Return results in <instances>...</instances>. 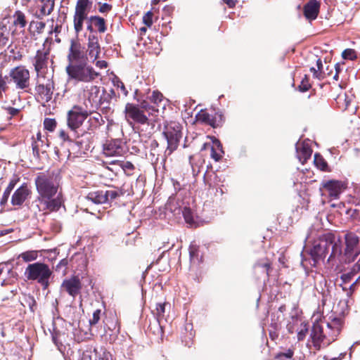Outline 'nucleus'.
Returning a JSON list of instances; mask_svg holds the SVG:
<instances>
[{
  "label": "nucleus",
  "mask_w": 360,
  "mask_h": 360,
  "mask_svg": "<svg viewBox=\"0 0 360 360\" xmlns=\"http://www.w3.org/2000/svg\"><path fill=\"white\" fill-rule=\"evenodd\" d=\"M82 288V283L77 276H72L70 278L65 279L60 286L62 291L67 292L73 298L80 294Z\"/></svg>",
  "instance_id": "2eb2a0df"
},
{
  "label": "nucleus",
  "mask_w": 360,
  "mask_h": 360,
  "mask_svg": "<svg viewBox=\"0 0 360 360\" xmlns=\"http://www.w3.org/2000/svg\"><path fill=\"white\" fill-rule=\"evenodd\" d=\"M68 264V259L65 258L61 259L58 264H56L55 270L57 272L62 273L63 275L66 274L67 266Z\"/></svg>",
  "instance_id": "37998d69"
},
{
  "label": "nucleus",
  "mask_w": 360,
  "mask_h": 360,
  "mask_svg": "<svg viewBox=\"0 0 360 360\" xmlns=\"http://www.w3.org/2000/svg\"><path fill=\"white\" fill-rule=\"evenodd\" d=\"M311 88L309 77L307 75H304L302 79L300 84L298 86V90L301 92H305Z\"/></svg>",
  "instance_id": "c03bdc74"
},
{
  "label": "nucleus",
  "mask_w": 360,
  "mask_h": 360,
  "mask_svg": "<svg viewBox=\"0 0 360 360\" xmlns=\"http://www.w3.org/2000/svg\"><path fill=\"white\" fill-rule=\"evenodd\" d=\"M18 179L13 178L9 182L6 189L9 190L10 191H12V190L14 188L15 186L16 185L17 182L18 181Z\"/></svg>",
  "instance_id": "0e129e2a"
},
{
  "label": "nucleus",
  "mask_w": 360,
  "mask_h": 360,
  "mask_svg": "<svg viewBox=\"0 0 360 360\" xmlns=\"http://www.w3.org/2000/svg\"><path fill=\"white\" fill-rule=\"evenodd\" d=\"M59 137L64 141H72L70 136L68 134V133L64 129L60 130Z\"/></svg>",
  "instance_id": "e2e57ef3"
},
{
  "label": "nucleus",
  "mask_w": 360,
  "mask_h": 360,
  "mask_svg": "<svg viewBox=\"0 0 360 360\" xmlns=\"http://www.w3.org/2000/svg\"><path fill=\"white\" fill-rule=\"evenodd\" d=\"M197 118L199 121L204 122L207 124L214 126V120L212 115L209 114L205 110H200L197 115Z\"/></svg>",
  "instance_id": "c9c22d12"
},
{
  "label": "nucleus",
  "mask_w": 360,
  "mask_h": 360,
  "mask_svg": "<svg viewBox=\"0 0 360 360\" xmlns=\"http://www.w3.org/2000/svg\"><path fill=\"white\" fill-rule=\"evenodd\" d=\"M296 153L299 161L302 164H304L311 158L312 150L309 143L305 141L297 143Z\"/></svg>",
  "instance_id": "412c9836"
},
{
  "label": "nucleus",
  "mask_w": 360,
  "mask_h": 360,
  "mask_svg": "<svg viewBox=\"0 0 360 360\" xmlns=\"http://www.w3.org/2000/svg\"><path fill=\"white\" fill-rule=\"evenodd\" d=\"M49 56V49H43V50L37 51L35 56L32 58V64L34 68L37 78L44 77L48 68Z\"/></svg>",
  "instance_id": "ddd939ff"
},
{
  "label": "nucleus",
  "mask_w": 360,
  "mask_h": 360,
  "mask_svg": "<svg viewBox=\"0 0 360 360\" xmlns=\"http://www.w3.org/2000/svg\"><path fill=\"white\" fill-rule=\"evenodd\" d=\"M354 275H355V274H352V271H351L349 273L343 274L341 276V279L342 280L344 283H349L351 281V279H352V276Z\"/></svg>",
  "instance_id": "680f3d73"
},
{
  "label": "nucleus",
  "mask_w": 360,
  "mask_h": 360,
  "mask_svg": "<svg viewBox=\"0 0 360 360\" xmlns=\"http://www.w3.org/2000/svg\"><path fill=\"white\" fill-rule=\"evenodd\" d=\"M88 62L68 65L65 68L68 80L69 82L90 83L98 78L100 74L91 65H89Z\"/></svg>",
  "instance_id": "20e7f679"
},
{
  "label": "nucleus",
  "mask_w": 360,
  "mask_h": 360,
  "mask_svg": "<svg viewBox=\"0 0 360 360\" xmlns=\"http://www.w3.org/2000/svg\"><path fill=\"white\" fill-rule=\"evenodd\" d=\"M24 302L29 307L32 311H34V306L36 301L32 296H27L25 297Z\"/></svg>",
  "instance_id": "603ef678"
},
{
  "label": "nucleus",
  "mask_w": 360,
  "mask_h": 360,
  "mask_svg": "<svg viewBox=\"0 0 360 360\" xmlns=\"http://www.w3.org/2000/svg\"><path fill=\"white\" fill-rule=\"evenodd\" d=\"M294 352L293 350L289 349L285 352H281L278 355V358L285 357L286 359H291L293 356Z\"/></svg>",
  "instance_id": "052dcab7"
},
{
  "label": "nucleus",
  "mask_w": 360,
  "mask_h": 360,
  "mask_svg": "<svg viewBox=\"0 0 360 360\" xmlns=\"http://www.w3.org/2000/svg\"><path fill=\"white\" fill-rule=\"evenodd\" d=\"M169 304L168 303L164 302V303H157L156 307L155 309V315L156 316V319L160 323V320L164 318L165 312V307L166 306Z\"/></svg>",
  "instance_id": "58836bf2"
},
{
  "label": "nucleus",
  "mask_w": 360,
  "mask_h": 360,
  "mask_svg": "<svg viewBox=\"0 0 360 360\" xmlns=\"http://www.w3.org/2000/svg\"><path fill=\"white\" fill-rule=\"evenodd\" d=\"M122 194V191L118 189H112L105 191V195L107 197V203L116 199Z\"/></svg>",
  "instance_id": "79ce46f5"
},
{
  "label": "nucleus",
  "mask_w": 360,
  "mask_h": 360,
  "mask_svg": "<svg viewBox=\"0 0 360 360\" xmlns=\"http://www.w3.org/2000/svg\"><path fill=\"white\" fill-rule=\"evenodd\" d=\"M54 89L53 82L48 79L46 84L40 83V79L38 78L35 85L36 99L45 105V103L50 101L52 98Z\"/></svg>",
  "instance_id": "f8f14e48"
},
{
  "label": "nucleus",
  "mask_w": 360,
  "mask_h": 360,
  "mask_svg": "<svg viewBox=\"0 0 360 360\" xmlns=\"http://www.w3.org/2000/svg\"><path fill=\"white\" fill-rule=\"evenodd\" d=\"M52 271L48 264L43 262H34L28 264L24 275L28 281H35L41 285L43 289H47L50 284Z\"/></svg>",
  "instance_id": "39448f33"
},
{
  "label": "nucleus",
  "mask_w": 360,
  "mask_h": 360,
  "mask_svg": "<svg viewBox=\"0 0 360 360\" xmlns=\"http://www.w3.org/2000/svg\"><path fill=\"white\" fill-rule=\"evenodd\" d=\"M85 108L75 105L67 113V125L73 133L74 138H78L79 134L77 130L83 124L85 120L91 115L93 110L89 109L88 104L84 103Z\"/></svg>",
  "instance_id": "423d86ee"
},
{
  "label": "nucleus",
  "mask_w": 360,
  "mask_h": 360,
  "mask_svg": "<svg viewBox=\"0 0 360 360\" xmlns=\"http://www.w3.org/2000/svg\"><path fill=\"white\" fill-rule=\"evenodd\" d=\"M8 34L9 31L8 30L6 26L0 25V48L4 46L8 43Z\"/></svg>",
  "instance_id": "ea45409f"
},
{
  "label": "nucleus",
  "mask_w": 360,
  "mask_h": 360,
  "mask_svg": "<svg viewBox=\"0 0 360 360\" xmlns=\"http://www.w3.org/2000/svg\"><path fill=\"white\" fill-rule=\"evenodd\" d=\"M189 255L191 260H194L198 257V248L195 245H191L189 248Z\"/></svg>",
  "instance_id": "bf43d9fd"
},
{
  "label": "nucleus",
  "mask_w": 360,
  "mask_h": 360,
  "mask_svg": "<svg viewBox=\"0 0 360 360\" xmlns=\"http://www.w3.org/2000/svg\"><path fill=\"white\" fill-rule=\"evenodd\" d=\"M91 6L92 2L90 0H77L74 14L88 16Z\"/></svg>",
  "instance_id": "393cba45"
},
{
  "label": "nucleus",
  "mask_w": 360,
  "mask_h": 360,
  "mask_svg": "<svg viewBox=\"0 0 360 360\" xmlns=\"http://www.w3.org/2000/svg\"><path fill=\"white\" fill-rule=\"evenodd\" d=\"M342 321L340 319H334L330 322L326 323V326L331 332V334L328 333V335L332 337L334 340V337H336L341 330Z\"/></svg>",
  "instance_id": "c756f323"
},
{
  "label": "nucleus",
  "mask_w": 360,
  "mask_h": 360,
  "mask_svg": "<svg viewBox=\"0 0 360 360\" xmlns=\"http://www.w3.org/2000/svg\"><path fill=\"white\" fill-rule=\"evenodd\" d=\"M185 221L191 226L195 224V220L193 212L189 207H184L181 212Z\"/></svg>",
  "instance_id": "e433bc0d"
},
{
  "label": "nucleus",
  "mask_w": 360,
  "mask_h": 360,
  "mask_svg": "<svg viewBox=\"0 0 360 360\" xmlns=\"http://www.w3.org/2000/svg\"><path fill=\"white\" fill-rule=\"evenodd\" d=\"M166 210L174 215L179 216L183 211L181 202L174 198H169L166 204Z\"/></svg>",
  "instance_id": "bb28decb"
},
{
  "label": "nucleus",
  "mask_w": 360,
  "mask_h": 360,
  "mask_svg": "<svg viewBox=\"0 0 360 360\" xmlns=\"http://www.w3.org/2000/svg\"><path fill=\"white\" fill-rule=\"evenodd\" d=\"M38 256V251L28 250L20 254L18 256V259H22V261L25 262H30L36 260Z\"/></svg>",
  "instance_id": "f704fd0d"
},
{
  "label": "nucleus",
  "mask_w": 360,
  "mask_h": 360,
  "mask_svg": "<svg viewBox=\"0 0 360 360\" xmlns=\"http://www.w3.org/2000/svg\"><path fill=\"white\" fill-rule=\"evenodd\" d=\"M352 273L356 274H360V257L358 262L354 265L352 269Z\"/></svg>",
  "instance_id": "69168bd1"
},
{
  "label": "nucleus",
  "mask_w": 360,
  "mask_h": 360,
  "mask_svg": "<svg viewBox=\"0 0 360 360\" xmlns=\"http://www.w3.org/2000/svg\"><path fill=\"white\" fill-rule=\"evenodd\" d=\"M96 360H112V354L104 348L96 349Z\"/></svg>",
  "instance_id": "a19ab883"
},
{
  "label": "nucleus",
  "mask_w": 360,
  "mask_h": 360,
  "mask_svg": "<svg viewBox=\"0 0 360 360\" xmlns=\"http://www.w3.org/2000/svg\"><path fill=\"white\" fill-rule=\"evenodd\" d=\"M224 154V151L222 150V146L221 143L219 140L215 139L213 141V146L211 148V157L213 158L216 162L221 160L222 158V155Z\"/></svg>",
  "instance_id": "7c9ffc66"
},
{
  "label": "nucleus",
  "mask_w": 360,
  "mask_h": 360,
  "mask_svg": "<svg viewBox=\"0 0 360 360\" xmlns=\"http://www.w3.org/2000/svg\"><path fill=\"white\" fill-rule=\"evenodd\" d=\"M68 65L89 61L86 49L80 43L77 37L71 39L67 54Z\"/></svg>",
  "instance_id": "9d476101"
},
{
  "label": "nucleus",
  "mask_w": 360,
  "mask_h": 360,
  "mask_svg": "<svg viewBox=\"0 0 360 360\" xmlns=\"http://www.w3.org/2000/svg\"><path fill=\"white\" fill-rule=\"evenodd\" d=\"M101 309H96L94 311L92 318L89 319V323L91 326L97 324L101 319Z\"/></svg>",
  "instance_id": "09e8293b"
},
{
  "label": "nucleus",
  "mask_w": 360,
  "mask_h": 360,
  "mask_svg": "<svg viewBox=\"0 0 360 360\" xmlns=\"http://www.w3.org/2000/svg\"><path fill=\"white\" fill-rule=\"evenodd\" d=\"M148 99L157 109H158V107L165 108V104L163 103V96L160 92L153 91L152 95L148 96ZM150 105H152L151 104Z\"/></svg>",
  "instance_id": "2f4dec72"
},
{
  "label": "nucleus",
  "mask_w": 360,
  "mask_h": 360,
  "mask_svg": "<svg viewBox=\"0 0 360 360\" xmlns=\"http://www.w3.org/2000/svg\"><path fill=\"white\" fill-rule=\"evenodd\" d=\"M11 192L9 190H7L6 188V190L4 191V194H3V196H2V198H1V203H4L5 202H6L10 196V194H11Z\"/></svg>",
  "instance_id": "774afa93"
},
{
  "label": "nucleus",
  "mask_w": 360,
  "mask_h": 360,
  "mask_svg": "<svg viewBox=\"0 0 360 360\" xmlns=\"http://www.w3.org/2000/svg\"><path fill=\"white\" fill-rule=\"evenodd\" d=\"M88 20L94 24V27L100 33H104L107 30L105 20L103 18L98 15H91L88 18Z\"/></svg>",
  "instance_id": "cd10ccee"
},
{
  "label": "nucleus",
  "mask_w": 360,
  "mask_h": 360,
  "mask_svg": "<svg viewBox=\"0 0 360 360\" xmlns=\"http://www.w3.org/2000/svg\"><path fill=\"white\" fill-rule=\"evenodd\" d=\"M159 109L144 101L141 104L127 103L124 108L125 120L135 132L141 134L142 127L152 124L150 117H155Z\"/></svg>",
  "instance_id": "7ed1b4c3"
},
{
  "label": "nucleus",
  "mask_w": 360,
  "mask_h": 360,
  "mask_svg": "<svg viewBox=\"0 0 360 360\" xmlns=\"http://www.w3.org/2000/svg\"><path fill=\"white\" fill-rule=\"evenodd\" d=\"M314 164L317 168L322 171H327L328 164L325 159L319 153L314 155Z\"/></svg>",
  "instance_id": "4c0bfd02"
},
{
  "label": "nucleus",
  "mask_w": 360,
  "mask_h": 360,
  "mask_svg": "<svg viewBox=\"0 0 360 360\" xmlns=\"http://www.w3.org/2000/svg\"><path fill=\"white\" fill-rule=\"evenodd\" d=\"M87 123L89 124V127L87 128V130L89 131H94L100 126L98 122L90 117L89 118Z\"/></svg>",
  "instance_id": "4d7b16f0"
},
{
  "label": "nucleus",
  "mask_w": 360,
  "mask_h": 360,
  "mask_svg": "<svg viewBox=\"0 0 360 360\" xmlns=\"http://www.w3.org/2000/svg\"><path fill=\"white\" fill-rule=\"evenodd\" d=\"M345 181L335 179L324 180L321 183L323 194L327 195L331 199H338L340 194L347 188Z\"/></svg>",
  "instance_id": "9b49d317"
},
{
  "label": "nucleus",
  "mask_w": 360,
  "mask_h": 360,
  "mask_svg": "<svg viewBox=\"0 0 360 360\" xmlns=\"http://www.w3.org/2000/svg\"><path fill=\"white\" fill-rule=\"evenodd\" d=\"M86 198L94 204L107 203V197L105 195V191L103 190L89 192Z\"/></svg>",
  "instance_id": "a878e982"
},
{
  "label": "nucleus",
  "mask_w": 360,
  "mask_h": 360,
  "mask_svg": "<svg viewBox=\"0 0 360 360\" xmlns=\"http://www.w3.org/2000/svg\"><path fill=\"white\" fill-rule=\"evenodd\" d=\"M342 57L346 60H355L356 58V53L354 49H347L342 53Z\"/></svg>",
  "instance_id": "a18cd8bd"
},
{
  "label": "nucleus",
  "mask_w": 360,
  "mask_h": 360,
  "mask_svg": "<svg viewBox=\"0 0 360 360\" xmlns=\"http://www.w3.org/2000/svg\"><path fill=\"white\" fill-rule=\"evenodd\" d=\"M91 119L95 120L96 122H98L100 125L101 124L102 116L99 113H95L93 116L89 117Z\"/></svg>",
  "instance_id": "338daca9"
},
{
  "label": "nucleus",
  "mask_w": 360,
  "mask_h": 360,
  "mask_svg": "<svg viewBox=\"0 0 360 360\" xmlns=\"http://www.w3.org/2000/svg\"><path fill=\"white\" fill-rule=\"evenodd\" d=\"M48 143L44 140L33 141L32 143V152L34 156L39 157L40 153L45 152Z\"/></svg>",
  "instance_id": "473e14b6"
},
{
  "label": "nucleus",
  "mask_w": 360,
  "mask_h": 360,
  "mask_svg": "<svg viewBox=\"0 0 360 360\" xmlns=\"http://www.w3.org/2000/svg\"><path fill=\"white\" fill-rule=\"evenodd\" d=\"M81 360H96V349L93 352L84 353Z\"/></svg>",
  "instance_id": "5fc2aeb1"
},
{
  "label": "nucleus",
  "mask_w": 360,
  "mask_h": 360,
  "mask_svg": "<svg viewBox=\"0 0 360 360\" xmlns=\"http://www.w3.org/2000/svg\"><path fill=\"white\" fill-rule=\"evenodd\" d=\"M88 16L74 14L73 26L77 37H78L79 34L82 31L84 27V22L86 20H88Z\"/></svg>",
  "instance_id": "c85d7f7f"
},
{
  "label": "nucleus",
  "mask_w": 360,
  "mask_h": 360,
  "mask_svg": "<svg viewBox=\"0 0 360 360\" xmlns=\"http://www.w3.org/2000/svg\"><path fill=\"white\" fill-rule=\"evenodd\" d=\"M321 4L317 0H309L303 8L304 17L309 21L316 19Z\"/></svg>",
  "instance_id": "aec40b11"
},
{
  "label": "nucleus",
  "mask_w": 360,
  "mask_h": 360,
  "mask_svg": "<svg viewBox=\"0 0 360 360\" xmlns=\"http://www.w3.org/2000/svg\"><path fill=\"white\" fill-rule=\"evenodd\" d=\"M84 96L91 108H97L102 104L100 87L95 85H86L84 89Z\"/></svg>",
  "instance_id": "4468645a"
},
{
  "label": "nucleus",
  "mask_w": 360,
  "mask_h": 360,
  "mask_svg": "<svg viewBox=\"0 0 360 360\" xmlns=\"http://www.w3.org/2000/svg\"><path fill=\"white\" fill-rule=\"evenodd\" d=\"M182 127L176 122H170L165 127L163 134L167 141L165 155H170L177 148L182 137Z\"/></svg>",
  "instance_id": "6e6552de"
},
{
  "label": "nucleus",
  "mask_w": 360,
  "mask_h": 360,
  "mask_svg": "<svg viewBox=\"0 0 360 360\" xmlns=\"http://www.w3.org/2000/svg\"><path fill=\"white\" fill-rule=\"evenodd\" d=\"M153 13L148 11L143 17V22L147 27H150L153 25Z\"/></svg>",
  "instance_id": "8fccbe9b"
},
{
  "label": "nucleus",
  "mask_w": 360,
  "mask_h": 360,
  "mask_svg": "<svg viewBox=\"0 0 360 360\" xmlns=\"http://www.w3.org/2000/svg\"><path fill=\"white\" fill-rule=\"evenodd\" d=\"M121 167L123 169V170L124 171V172H131L134 169V165L131 162H129V161L123 162L121 164Z\"/></svg>",
  "instance_id": "6e6d98bb"
},
{
  "label": "nucleus",
  "mask_w": 360,
  "mask_h": 360,
  "mask_svg": "<svg viewBox=\"0 0 360 360\" xmlns=\"http://www.w3.org/2000/svg\"><path fill=\"white\" fill-rule=\"evenodd\" d=\"M271 262L267 258H262L258 260L254 265V273L256 276L265 275L269 276L271 269Z\"/></svg>",
  "instance_id": "5701e85b"
},
{
  "label": "nucleus",
  "mask_w": 360,
  "mask_h": 360,
  "mask_svg": "<svg viewBox=\"0 0 360 360\" xmlns=\"http://www.w3.org/2000/svg\"><path fill=\"white\" fill-rule=\"evenodd\" d=\"M13 25L20 28H24L27 25L25 15L20 11H17L13 15Z\"/></svg>",
  "instance_id": "72a5a7b5"
},
{
  "label": "nucleus",
  "mask_w": 360,
  "mask_h": 360,
  "mask_svg": "<svg viewBox=\"0 0 360 360\" xmlns=\"http://www.w3.org/2000/svg\"><path fill=\"white\" fill-rule=\"evenodd\" d=\"M8 89L6 77H3L0 74V98H3V94L5 93Z\"/></svg>",
  "instance_id": "de8ad7c7"
},
{
  "label": "nucleus",
  "mask_w": 360,
  "mask_h": 360,
  "mask_svg": "<svg viewBox=\"0 0 360 360\" xmlns=\"http://www.w3.org/2000/svg\"><path fill=\"white\" fill-rule=\"evenodd\" d=\"M30 195V189L27 184L24 183L13 193L11 197V204L13 206H21Z\"/></svg>",
  "instance_id": "a211bd4d"
},
{
  "label": "nucleus",
  "mask_w": 360,
  "mask_h": 360,
  "mask_svg": "<svg viewBox=\"0 0 360 360\" xmlns=\"http://www.w3.org/2000/svg\"><path fill=\"white\" fill-rule=\"evenodd\" d=\"M44 129L49 131H53L56 127V121L55 119L45 118L44 120Z\"/></svg>",
  "instance_id": "49530a36"
},
{
  "label": "nucleus",
  "mask_w": 360,
  "mask_h": 360,
  "mask_svg": "<svg viewBox=\"0 0 360 360\" xmlns=\"http://www.w3.org/2000/svg\"><path fill=\"white\" fill-rule=\"evenodd\" d=\"M35 185L39 196L37 205L39 211L58 210L62 204L60 193L58 194L59 183L56 177L48 172L39 173L35 179Z\"/></svg>",
  "instance_id": "f257e3e1"
},
{
  "label": "nucleus",
  "mask_w": 360,
  "mask_h": 360,
  "mask_svg": "<svg viewBox=\"0 0 360 360\" xmlns=\"http://www.w3.org/2000/svg\"><path fill=\"white\" fill-rule=\"evenodd\" d=\"M54 0H40L39 13L37 14L38 18H42L44 16L49 15L54 8Z\"/></svg>",
  "instance_id": "b1692460"
},
{
  "label": "nucleus",
  "mask_w": 360,
  "mask_h": 360,
  "mask_svg": "<svg viewBox=\"0 0 360 360\" xmlns=\"http://www.w3.org/2000/svg\"><path fill=\"white\" fill-rule=\"evenodd\" d=\"M326 324L325 321L320 320L314 323L310 337L312 340L313 345L316 349H319L321 343L326 337V334L323 332V326Z\"/></svg>",
  "instance_id": "f3484780"
},
{
  "label": "nucleus",
  "mask_w": 360,
  "mask_h": 360,
  "mask_svg": "<svg viewBox=\"0 0 360 360\" xmlns=\"http://www.w3.org/2000/svg\"><path fill=\"white\" fill-rule=\"evenodd\" d=\"M112 5L107 3H99L98 11L101 13H107L112 10Z\"/></svg>",
  "instance_id": "864d4df0"
},
{
  "label": "nucleus",
  "mask_w": 360,
  "mask_h": 360,
  "mask_svg": "<svg viewBox=\"0 0 360 360\" xmlns=\"http://www.w3.org/2000/svg\"><path fill=\"white\" fill-rule=\"evenodd\" d=\"M52 340L57 347L58 349L65 355L67 347H69V344H65L66 335L65 333H61L56 329L51 333Z\"/></svg>",
  "instance_id": "4be33fe9"
},
{
  "label": "nucleus",
  "mask_w": 360,
  "mask_h": 360,
  "mask_svg": "<svg viewBox=\"0 0 360 360\" xmlns=\"http://www.w3.org/2000/svg\"><path fill=\"white\" fill-rule=\"evenodd\" d=\"M310 72L313 73V77L318 79H322L323 78L322 71H319L318 69L316 70L315 68L312 67L310 68Z\"/></svg>",
  "instance_id": "13d9d810"
},
{
  "label": "nucleus",
  "mask_w": 360,
  "mask_h": 360,
  "mask_svg": "<svg viewBox=\"0 0 360 360\" xmlns=\"http://www.w3.org/2000/svg\"><path fill=\"white\" fill-rule=\"evenodd\" d=\"M344 249L340 237L335 236V243L327 262L338 269L343 264L353 262L360 254L359 237L354 232L347 231L344 236Z\"/></svg>",
  "instance_id": "f03ea898"
},
{
  "label": "nucleus",
  "mask_w": 360,
  "mask_h": 360,
  "mask_svg": "<svg viewBox=\"0 0 360 360\" xmlns=\"http://www.w3.org/2000/svg\"><path fill=\"white\" fill-rule=\"evenodd\" d=\"M308 332V328L306 324H302V328L297 333V339L299 341L303 340Z\"/></svg>",
  "instance_id": "3c124183"
},
{
  "label": "nucleus",
  "mask_w": 360,
  "mask_h": 360,
  "mask_svg": "<svg viewBox=\"0 0 360 360\" xmlns=\"http://www.w3.org/2000/svg\"><path fill=\"white\" fill-rule=\"evenodd\" d=\"M10 82L13 83L17 90L28 92L30 83V73L25 66L20 65L12 68L8 74Z\"/></svg>",
  "instance_id": "1a4fd4ad"
},
{
  "label": "nucleus",
  "mask_w": 360,
  "mask_h": 360,
  "mask_svg": "<svg viewBox=\"0 0 360 360\" xmlns=\"http://www.w3.org/2000/svg\"><path fill=\"white\" fill-rule=\"evenodd\" d=\"M335 243V236L333 233H326L322 235L314 243L313 248L310 250V255L314 265L319 261L324 259L329 252L330 255L331 254Z\"/></svg>",
  "instance_id": "0eeeda50"
},
{
  "label": "nucleus",
  "mask_w": 360,
  "mask_h": 360,
  "mask_svg": "<svg viewBox=\"0 0 360 360\" xmlns=\"http://www.w3.org/2000/svg\"><path fill=\"white\" fill-rule=\"evenodd\" d=\"M103 153L106 156H122L125 153L124 143L120 139H111L103 144Z\"/></svg>",
  "instance_id": "dca6fc26"
},
{
  "label": "nucleus",
  "mask_w": 360,
  "mask_h": 360,
  "mask_svg": "<svg viewBox=\"0 0 360 360\" xmlns=\"http://www.w3.org/2000/svg\"><path fill=\"white\" fill-rule=\"evenodd\" d=\"M87 50L86 53L93 60H96L99 57L101 53V46L99 40L96 33H91L88 36Z\"/></svg>",
  "instance_id": "6ab92c4d"
}]
</instances>
